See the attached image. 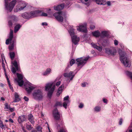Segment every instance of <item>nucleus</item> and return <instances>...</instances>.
<instances>
[{
	"label": "nucleus",
	"instance_id": "obj_22",
	"mask_svg": "<svg viewBox=\"0 0 132 132\" xmlns=\"http://www.w3.org/2000/svg\"><path fill=\"white\" fill-rule=\"evenodd\" d=\"M96 3L98 5H105V1L104 0H96Z\"/></svg>",
	"mask_w": 132,
	"mask_h": 132
},
{
	"label": "nucleus",
	"instance_id": "obj_12",
	"mask_svg": "<svg viewBox=\"0 0 132 132\" xmlns=\"http://www.w3.org/2000/svg\"><path fill=\"white\" fill-rule=\"evenodd\" d=\"M105 51L106 53L112 55H115L116 53V50L114 48L112 49L108 48H106L105 49Z\"/></svg>",
	"mask_w": 132,
	"mask_h": 132
},
{
	"label": "nucleus",
	"instance_id": "obj_18",
	"mask_svg": "<svg viewBox=\"0 0 132 132\" xmlns=\"http://www.w3.org/2000/svg\"><path fill=\"white\" fill-rule=\"evenodd\" d=\"M26 119L24 115H22L19 117L18 119V121L20 123L26 120Z\"/></svg>",
	"mask_w": 132,
	"mask_h": 132
},
{
	"label": "nucleus",
	"instance_id": "obj_13",
	"mask_svg": "<svg viewBox=\"0 0 132 132\" xmlns=\"http://www.w3.org/2000/svg\"><path fill=\"white\" fill-rule=\"evenodd\" d=\"M13 65L15 67V68L13 67L12 68L11 71L13 73H15L16 72V70H19L18 64L17 62L16 61H14L13 63Z\"/></svg>",
	"mask_w": 132,
	"mask_h": 132
},
{
	"label": "nucleus",
	"instance_id": "obj_4",
	"mask_svg": "<svg viewBox=\"0 0 132 132\" xmlns=\"http://www.w3.org/2000/svg\"><path fill=\"white\" fill-rule=\"evenodd\" d=\"M5 8L7 10L9 11L10 12H11L16 2V0H13L10 3L9 5H8L9 2L7 0H5Z\"/></svg>",
	"mask_w": 132,
	"mask_h": 132
},
{
	"label": "nucleus",
	"instance_id": "obj_19",
	"mask_svg": "<svg viewBox=\"0 0 132 132\" xmlns=\"http://www.w3.org/2000/svg\"><path fill=\"white\" fill-rule=\"evenodd\" d=\"M15 99L13 101L14 102H18L20 100L19 98V96L18 94L16 93H15L14 94Z\"/></svg>",
	"mask_w": 132,
	"mask_h": 132
},
{
	"label": "nucleus",
	"instance_id": "obj_27",
	"mask_svg": "<svg viewBox=\"0 0 132 132\" xmlns=\"http://www.w3.org/2000/svg\"><path fill=\"white\" fill-rule=\"evenodd\" d=\"M21 27V25L20 24L16 25L14 27V32H16Z\"/></svg>",
	"mask_w": 132,
	"mask_h": 132
},
{
	"label": "nucleus",
	"instance_id": "obj_43",
	"mask_svg": "<svg viewBox=\"0 0 132 132\" xmlns=\"http://www.w3.org/2000/svg\"><path fill=\"white\" fill-rule=\"evenodd\" d=\"M127 74L130 77V78L132 79V73L129 72H128Z\"/></svg>",
	"mask_w": 132,
	"mask_h": 132
},
{
	"label": "nucleus",
	"instance_id": "obj_31",
	"mask_svg": "<svg viewBox=\"0 0 132 132\" xmlns=\"http://www.w3.org/2000/svg\"><path fill=\"white\" fill-rule=\"evenodd\" d=\"M17 75L18 77V79H16L17 80H22L23 79V76H22L20 74H19L18 73H17Z\"/></svg>",
	"mask_w": 132,
	"mask_h": 132
},
{
	"label": "nucleus",
	"instance_id": "obj_23",
	"mask_svg": "<svg viewBox=\"0 0 132 132\" xmlns=\"http://www.w3.org/2000/svg\"><path fill=\"white\" fill-rule=\"evenodd\" d=\"M29 13H24L22 14V16L23 18L25 19L30 18V16L29 15Z\"/></svg>",
	"mask_w": 132,
	"mask_h": 132
},
{
	"label": "nucleus",
	"instance_id": "obj_62",
	"mask_svg": "<svg viewBox=\"0 0 132 132\" xmlns=\"http://www.w3.org/2000/svg\"><path fill=\"white\" fill-rule=\"evenodd\" d=\"M9 121L10 122H11L12 123L13 122V120L11 118H10V119H9Z\"/></svg>",
	"mask_w": 132,
	"mask_h": 132
},
{
	"label": "nucleus",
	"instance_id": "obj_49",
	"mask_svg": "<svg viewBox=\"0 0 132 132\" xmlns=\"http://www.w3.org/2000/svg\"><path fill=\"white\" fill-rule=\"evenodd\" d=\"M118 41L116 40H115L114 41V44L116 46H117V45H118Z\"/></svg>",
	"mask_w": 132,
	"mask_h": 132
},
{
	"label": "nucleus",
	"instance_id": "obj_61",
	"mask_svg": "<svg viewBox=\"0 0 132 132\" xmlns=\"http://www.w3.org/2000/svg\"><path fill=\"white\" fill-rule=\"evenodd\" d=\"M42 24L43 26L45 25L47 26V24L46 22H43L42 23Z\"/></svg>",
	"mask_w": 132,
	"mask_h": 132
},
{
	"label": "nucleus",
	"instance_id": "obj_6",
	"mask_svg": "<svg viewBox=\"0 0 132 132\" xmlns=\"http://www.w3.org/2000/svg\"><path fill=\"white\" fill-rule=\"evenodd\" d=\"M32 95L34 98L36 100H41L43 97L42 92L39 89L35 90Z\"/></svg>",
	"mask_w": 132,
	"mask_h": 132
},
{
	"label": "nucleus",
	"instance_id": "obj_9",
	"mask_svg": "<svg viewBox=\"0 0 132 132\" xmlns=\"http://www.w3.org/2000/svg\"><path fill=\"white\" fill-rule=\"evenodd\" d=\"M53 114L54 119L56 120H59L60 119V115L58 111L57 108H55L53 110Z\"/></svg>",
	"mask_w": 132,
	"mask_h": 132
},
{
	"label": "nucleus",
	"instance_id": "obj_34",
	"mask_svg": "<svg viewBox=\"0 0 132 132\" xmlns=\"http://www.w3.org/2000/svg\"><path fill=\"white\" fill-rule=\"evenodd\" d=\"M36 129L39 132H42V128L40 126H38L36 128Z\"/></svg>",
	"mask_w": 132,
	"mask_h": 132
},
{
	"label": "nucleus",
	"instance_id": "obj_2",
	"mask_svg": "<svg viewBox=\"0 0 132 132\" xmlns=\"http://www.w3.org/2000/svg\"><path fill=\"white\" fill-rule=\"evenodd\" d=\"M119 54L120 56V60L121 62L125 67H129L131 65L130 63L129 60L126 57V53L121 51Z\"/></svg>",
	"mask_w": 132,
	"mask_h": 132
},
{
	"label": "nucleus",
	"instance_id": "obj_14",
	"mask_svg": "<svg viewBox=\"0 0 132 132\" xmlns=\"http://www.w3.org/2000/svg\"><path fill=\"white\" fill-rule=\"evenodd\" d=\"M26 6V4L24 2L19 3L17 6V9L19 10H21L23 9Z\"/></svg>",
	"mask_w": 132,
	"mask_h": 132
},
{
	"label": "nucleus",
	"instance_id": "obj_64",
	"mask_svg": "<svg viewBox=\"0 0 132 132\" xmlns=\"http://www.w3.org/2000/svg\"><path fill=\"white\" fill-rule=\"evenodd\" d=\"M31 132H37V131L36 130H33L31 131Z\"/></svg>",
	"mask_w": 132,
	"mask_h": 132
},
{
	"label": "nucleus",
	"instance_id": "obj_5",
	"mask_svg": "<svg viewBox=\"0 0 132 132\" xmlns=\"http://www.w3.org/2000/svg\"><path fill=\"white\" fill-rule=\"evenodd\" d=\"M74 29H73L70 30V34L71 36L72 42L75 45L77 44L79 40V38L76 35H74Z\"/></svg>",
	"mask_w": 132,
	"mask_h": 132
},
{
	"label": "nucleus",
	"instance_id": "obj_29",
	"mask_svg": "<svg viewBox=\"0 0 132 132\" xmlns=\"http://www.w3.org/2000/svg\"><path fill=\"white\" fill-rule=\"evenodd\" d=\"M51 71V69L50 68H47L46 71L44 72L43 74V75L44 76L48 74H49Z\"/></svg>",
	"mask_w": 132,
	"mask_h": 132
},
{
	"label": "nucleus",
	"instance_id": "obj_51",
	"mask_svg": "<svg viewBox=\"0 0 132 132\" xmlns=\"http://www.w3.org/2000/svg\"><path fill=\"white\" fill-rule=\"evenodd\" d=\"M69 98V96H67L65 97H64V100H68Z\"/></svg>",
	"mask_w": 132,
	"mask_h": 132
},
{
	"label": "nucleus",
	"instance_id": "obj_55",
	"mask_svg": "<svg viewBox=\"0 0 132 132\" xmlns=\"http://www.w3.org/2000/svg\"><path fill=\"white\" fill-rule=\"evenodd\" d=\"M9 109L11 112H13L14 110L13 108H11L10 107L9 108Z\"/></svg>",
	"mask_w": 132,
	"mask_h": 132
},
{
	"label": "nucleus",
	"instance_id": "obj_50",
	"mask_svg": "<svg viewBox=\"0 0 132 132\" xmlns=\"http://www.w3.org/2000/svg\"><path fill=\"white\" fill-rule=\"evenodd\" d=\"M2 66L3 68H5V64H4V60L3 59H2Z\"/></svg>",
	"mask_w": 132,
	"mask_h": 132
},
{
	"label": "nucleus",
	"instance_id": "obj_25",
	"mask_svg": "<svg viewBox=\"0 0 132 132\" xmlns=\"http://www.w3.org/2000/svg\"><path fill=\"white\" fill-rule=\"evenodd\" d=\"M14 42L13 41H12L11 42V44L9 46V48L10 50H12L13 49L14 45Z\"/></svg>",
	"mask_w": 132,
	"mask_h": 132
},
{
	"label": "nucleus",
	"instance_id": "obj_20",
	"mask_svg": "<svg viewBox=\"0 0 132 132\" xmlns=\"http://www.w3.org/2000/svg\"><path fill=\"white\" fill-rule=\"evenodd\" d=\"M64 85L62 84L58 88V91L57 93V95L59 96L60 95L62 92V90L64 87Z\"/></svg>",
	"mask_w": 132,
	"mask_h": 132
},
{
	"label": "nucleus",
	"instance_id": "obj_63",
	"mask_svg": "<svg viewBox=\"0 0 132 132\" xmlns=\"http://www.w3.org/2000/svg\"><path fill=\"white\" fill-rule=\"evenodd\" d=\"M6 77L7 79V82H8V84H10V83L9 81V79L8 78V77L7 76Z\"/></svg>",
	"mask_w": 132,
	"mask_h": 132
},
{
	"label": "nucleus",
	"instance_id": "obj_33",
	"mask_svg": "<svg viewBox=\"0 0 132 132\" xmlns=\"http://www.w3.org/2000/svg\"><path fill=\"white\" fill-rule=\"evenodd\" d=\"M8 23L9 26L11 29V28H12L13 23L12 21L11 20L9 21Z\"/></svg>",
	"mask_w": 132,
	"mask_h": 132
},
{
	"label": "nucleus",
	"instance_id": "obj_11",
	"mask_svg": "<svg viewBox=\"0 0 132 132\" xmlns=\"http://www.w3.org/2000/svg\"><path fill=\"white\" fill-rule=\"evenodd\" d=\"M75 74L74 73V72L72 71H70L69 73H65L63 74V76L65 77H68L70 78V80H72Z\"/></svg>",
	"mask_w": 132,
	"mask_h": 132
},
{
	"label": "nucleus",
	"instance_id": "obj_10",
	"mask_svg": "<svg viewBox=\"0 0 132 132\" xmlns=\"http://www.w3.org/2000/svg\"><path fill=\"white\" fill-rule=\"evenodd\" d=\"M86 24L85 23L84 24L80 25L77 28V30L80 31L84 32H86L87 31L86 28Z\"/></svg>",
	"mask_w": 132,
	"mask_h": 132
},
{
	"label": "nucleus",
	"instance_id": "obj_39",
	"mask_svg": "<svg viewBox=\"0 0 132 132\" xmlns=\"http://www.w3.org/2000/svg\"><path fill=\"white\" fill-rule=\"evenodd\" d=\"M75 63V60L73 59H72L70 62V64L72 66Z\"/></svg>",
	"mask_w": 132,
	"mask_h": 132
},
{
	"label": "nucleus",
	"instance_id": "obj_52",
	"mask_svg": "<svg viewBox=\"0 0 132 132\" xmlns=\"http://www.w3.org/2000/svg\"><path fill=\"white\" fill-rule=\"evenodd\" d=\"M123 121V120L122 119H120L119 121V124L121 125Z\"/></svg>",
	"mask_w": 132,
	"mask_h": 132
},
{
	"label": "nucleus",
	"instance_id": "obj_24",
	"mask_svg": "<svg viewBox=\"0 0 132 132\" xmlns=\"http://www.w3.org/2000/svg\"><path fill=\"white\" fill-rule=\"evenodd\" d=\"M9 18L11 19L12 21L13 20L14 21H16L18 20L17 17L14 15H10Z\"/></svg>",
	"mask_w": 132,
	"mask_h": 132
},
{
	"label": "nucleus",
	"instance_id": "obj_16",
	"mask_svg": "<svg viewBox=\"0 0 132 132\" xmlns=\"http://www.w3.org/2000/svg\"><path fill=\"white\" fill-rule=\"evenodd\" d=\"M26 90L28 93H29L34 89V87L28 84L25 87Z\"/></svg>",
	"mask_w": 132,
	"mask_h": 132
},
{
	"label": "nucleus",
	"instance_id": "obj_53",
	"mask_svg": "<svg viewBox=\"0 0 132 132\" xmlns=\"http://www.w3.org/2000/svg\"><path fill=\"white\" fill-rule=\"evenodd\" d=\"M23 98L24 100L26 101H27L29 100L28 98L26 96H24Z\"/></svg>",
	"mask_w": 132,
	"mask_h": 132
},
{
	"label": "nucleus",
	"instance_id": "obj_35",
	"mask_svg": "<svg viewBox=\"0 0 132 132\" xmlns=\"http://www.w3.org/2000/svg\"><path fill=\"white\" fill-rule=\"evenodd\" d=\"M26 128L27 129L29 130H31L33 128V127H31V125L28 124L27 125Z\"/></svg>",
	"mask_w": 132,
	"mask_h": 132
},
{
	"label": "nucleus",
	"instance_id": "obj_57",
	"mask_svg": "<svg viewBox=\"0 0 132 132\" xmlns=\"http://www.w3.org/2000/svg\"><path fill=\"white\" fill-rule=\"evenodd\" d=\"M9 85L10 87V88L12 89V92H13V87L11 86L10 83V84H9Z\"/></svg>",
	"mask_w": 132,
	"mask_h": 132
},
{
	"label": "nucleus",
	"instance_id": "obj_44",
	"mask_svg": "<svg viewBox=\"0 0 132 132\" xmlns=\"http://www.w3.org/2000/svg\"><path fill=\"white\" fill-rule=\"evenodd\" d=\"M96 48L100 51H102V48L101 46H97Z\"/></svg>",
	"mask_w": 132,
	"mask_h": 132
},
{
	"label": "nucleus",
	"instance_id": "obj_45",
	"mask_svg": "<svg viewBox=\"0 0 132 132\" xmlns=\"http://www.w3.org/2000/svg\"><path fill=\"white\" fill-rule=\"evenodd\" d=\"M96 48L100 51H102V48L101 46H97Z\"/></svg>",
	"mask_w": 132,
	"mask_h": 132
},
{
	"label": "nucleus",
	"instance_id": "obj_59",
	"mask_svg": "<svg viewBox=\"0 0 132 132\" xmlns=\"http://www.w3.org/2000/svg\"><path fill=\"white\" fill-rule=\"evenodd\" d=\"M103 101L104 103H106L107 102V100L106 99L103 98Z\"/></svg>",
	"mask_w": 132,
	"mask_h": 132
},
{
	"label": "nucleus",
	"instance_id": "obj_41",
	"mask_svg": "<svg viewBox=\"0 0 132 132\" xmlns=\"http://www.w3.org/2000/svg\"><path fill=\"white\" fill-rule=\"evenodd\" d=\"M40 13H39V16H46L47 15V14L46 13L43 12L42 14H40Z\"/></svg>",
	"mask_w": 132,
	"mask_h": 132
},
{
	"label": "nucleus",
	"instance_id": "obj_40",
	"mask_svg": "<svg viewBox=\"0 0 132 132\" xmlns=\"http://www.w3.org/2000/svg\"><path fill=\"white\" fill-rule=\"evenodd\" d=\"M12 42V41L11 40H10V39L8 38L6 40L5 43L6 44V45H8L9 44L10 42L11 43V42Z\"/></svg>",
	"mask_w": 132,
	"mask_h": 132
},
{
	"label": "nucleus",
	"instance_id": "obj_30",
	"mask_svg": "<svg viewBox=\"0 0 132 132\" xmlns=\"http://www.w3.org/2000/svg\"><path fill=\"white\" fill-rule=\"evenodd\" d=\"M16 81L20 86H21L23 85L24 81L22 80H17Z\"/></svg>",
	"mask_w": 132,
	"mask_h": 132
},
{
	"label": "nucleus",
	"instance_id": "obj_37",
	"mask_svg": "<svg viewBox=\"0 0 132 132\" xmlns=\"http://www.w3.org/2000/svg\"><path fill=\"white\" fill-rule=\"evenodd\" d=\"M55 106H62V103L60 102H57L55 104Z\"/></svg>",
	"mask_w": 132,
	"mask_h": 132
},
{
	"label": "nucleus",
	"instance_id": "obj_36",
	"mask_svg": "<svg viewBox=\"0 0 132 132\" xmlns=\"http://www.w3.org/2000/svg\"><path fill=\"white\" fill-rule=\"evenodd\" d=\"M101 108L100 107L98 106H96L94 108L95 110V111L98 112L100 111Z\"/></svg>",
	"mask_w": 132,
	"mask_h": 132
},
{
	"label": "nucleus",
	"instance_id": "obj_46",
	"mask_svg": "<svg viewBox=\"0 0 132 132\" xmlns=\"http://www.w3.org/2000/svg\"><path fill=\"white\" fill-rule=\"evenodd\" d=\"M5 108L7 109H9V108L10 107V106H9L8 104L7 103H6L5 104Z\"/></svg>",
	"mask_w": 132,
	"mask_h": 132
},
{
	"label": "nucleus",
	"instance_id": "obj_56",
	"mask_svg": "<svg viewBox=\"0 0 132 132\" xmlns=\"http://www.w3.org/2000/svg\"><path fill=\"white\" fill-rule=\"evenodd\" d=\"M59 132H66V131L64 129H62L60 130Z\"/></svg>",
	"mask_w": 132,
	"mask_h": 132
},
{
	"label": "nucleus",
	"instance_id": "obj_47",
	"mask_svg": "<svg viewBox=\"0 0 132 132\" xmlns=\"http://www.w3.org/2000/svg\"><path fill=\"white\" fill-rule=\"evenodd\" d=\"M90 29L91 30H93L95 28V26L94 25H90Z\"/></svg>",
	"mask_w": 132,
	"mask_h": 132
},
{
	"label": "nucleus",
	"instance_id": "obj_17",
	"mask_svg": "<svg viewBox=\"0 0 132 132\" xmlns=\"http://www.w3.org/2000/svg\"><path fill=\"white\" fill-rule=\"evenodd\" d=\"M28 119L29 121L33 125L35 123V122L34 121V118L33 115L32 114H30L28 115Z\"/></svg>",
	"mask_w": 132,
	"mask_h": 132
},
{
	"label": "nucleus",
	"instance_id": "obj_58",
	"mask_svg": "<svg viewBox=\"0 0 132 132\" xmlns=\"http://www.w3.org/2000/svg\"><path fill=\"white\" fill-rule=\"evenodd\" d=\"M107 5L108 6H110L111 5V3L110 1H108L106 3Z\"/></svg>",
	"mask_w": 132,
	"mask_h": 132
},
{
	"label": "nucleus",
	"instance_id": "obj_8",
	"mask_svg": "<svg viewBox=\"0 0 132 132\" xmlns=\"http://www.w3.org/2000/svg\"><path fill=\"white\" fill-rule=\"evenodd\" d=\"M41 12V11L39 10H36L29 12V15H30V18L39 16V13Z\"/></svg>",
	"mask_w": 132,
	"mask_h": 132
},
{
	"label": "nucleus",
	"instance_id": "obj_54",
	"mask_svg": "<svg viewBox=\"0 0 132 132\" xmlns=\"http://www.w3.org/2000/svg\"><path fill=\"white\" fill-rule=\"evenodd\" d=\"M83 107V104L80 103L79 106V107L80 108H82Z\"/></svg>",
	"mask_w": 132,
	"mask_h": 132
},
{
	"label": "nucleus",
	"instance_id": "obj_26",
	"mask_svg": "<svg viewBox=\"0 0 132 132\" xmlns=\"http://www.w3.org/2000/svg\"><path fill=\"white\" fill-rule=\"evenodd\" d=\"M10 33L9 37V39H10V40H12L13 36V31L11 29H10Z\"/></svg>",
	"mask_w": 132,
	"mask_h": 132
},
{
	"label": "nucleus",
	"instance_id": "obj_15",
	"mask_svg": "<svg viewBox=\"0 0 132 132\" xmlns=\"http://www.w3.org/2000/svg\"><path fill=\"white\" fill-rule=\"evenodd\" d=\"M64 6V4L62 3L57 6H54V10L56 11H60L62 10Z\"/></svg>",
	"mask_w": 132,
	"mask_h": 132
},
{
	"label": "nucleus",
	"instance_id": "obj_3",
	"mask_svg": "<svg viewBox=\"0 0 132 132\" xmlns=\"http://www.w3.org/2000/svg\"><path fill=\"white\" fill-rule=\"evenodd\" d=\"M89 58V57L88 56L86 57H83L76 59V61L77 63H76L77 64L78 66H81V67L83 66L86 63Z\"/></svg>",
	"mask_w": 132,
	"mask_h": 132
},
{
	"label": "nucleus",
	"instance_id": "obj_32",
	"mask_svg": "<svg viewBox=\"0 0 132 132\" xmlns=\"http://www.w3.org/2000/svg\"><path fill=\"white\" fill-rule=\"evenodd\" d=\"M10 56L11 59L12 60H13L15 56V54L14 52H10Z\"/></svg>",
	"mask_w": 132,
	"mask_h": 132
},
{
	"label": "nucleus",
	"instance_id": "obj_42",
	"mask_svg": "<svg viewBox=\"0 0 132 132\" xmlns=\"http://www.w3.org/2000/svg\"><path fill=\"white\" fill-rule=\"evenodd\" d=\"M67 103L66 102H64L63 103V106L65 109L67 108Z\"/></svg>",
	"mask_w": 132,
	"mask_h": 132
},
{
	"label": "nucleus",
	"instance_id": "obj_38",
	"mask_svg": "<svg viewBox=\"0 0 132 132\" xmlns=\"http://www.w3.org/2000/svg\"><path fill=\"white\" fill-rule=\"evenodd\" d=\"M0 127L2 129L4 128V125H3L2 121L1 120H0Z\"/></svg>",
	"mask_w": 132,
	"mask_h": 132
},
{
	"label": "nucleus",
	"instance_id": "obj_21",
	"mask_svg": "<svg viewBox=\"0 0 132 132\" xmlns=\"http://www.w3.org/2000/svg\"><path fill=\"white\" fill-rule=\"evenodd\" d=\"M93 35L96 37H98L100 36V33L98 30H97L92 32Z\"/></svg>",
	"mask_w": 132,
	"mask_h": 132
},
{
	"label": "nucleus",
	"instance_id": "obj_1",
	"mask_svg": "<svg viewBox=\"0 0 132 132\" xmlns=\"http://www.w3.org/2000/svg\"><path fill=\"white\" fill-rule=\"evenodd\" d=\"M58 80L57 79L54 81V82L48 83L45 86V89L46 91H48L47 93L48 96L51 98L52 95V94L55 88V83H56V86H59L61 83V81H57Z\"/></svg>",
	"mask_w": 132,
	"mask_h": 132
},
{
	"label": "nucleus",
	"instance_id": "obj_60",
	"mask_svg": "<svg viewBox=\"0 0 132 132\" xmlns=\"http://www.w3.org/2000/svg\"><path fill=\"white\" fill-rule=\"evenodd\" d=\"M86 84L85 83H84L81 84V86L82 87H84L86 86Z\"/></svg>",
	"mask_w": 132,
	"mask_h": 132
},
{
	"label": "nucleus",
	"instance_id": "obj_48",
	"mask_svg": "<svg viewBox=\"0 0 132 132\" xmlns=\"http://www.w3.org/2000/svg\"><path fill=\"white\" fill-rule=\"evenodd\" d=\"M91 44L93 46V47L95 48H96L97 47V46L96 44H95L94 43H91Z\"/></svg>",
	"mask_w": 132,
	"mask_h": 132
},
{
	"label": "nucleus",
	"instance_id": "obj_28",
	"mask_svg": "<svg viewBox=\"0 0 132 132\" xmlns=\"http://www.w3.org/2000/svg\"><path fill=\"white\" fill-rule=\"evenodd\" d=\"M108 35V32L106 31H103L101 32V34H100V36L104 37Z\"/></svg>",
	"mask_w": 132,
	"mask_h": 132
},
{
	"label": "nucleus",
	"instance_id": "obj_7",
	"mask_svg": "<svg viewBox=\"0 0 132 132\" xmlns=\"http://www.w3.org/2000/svg\"><path fill=\"white\" fill-rule=\"evenodd\" d=\"M66 14H63L62 13V11H59L54 13L53 14V16L58 21L62 22L63 21V19L61 15H62L65 18H66Z\"/></svg>",
	"mask_w": 132,
	"mask_h": 132
}]
</instances>
